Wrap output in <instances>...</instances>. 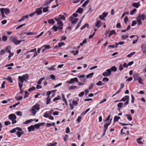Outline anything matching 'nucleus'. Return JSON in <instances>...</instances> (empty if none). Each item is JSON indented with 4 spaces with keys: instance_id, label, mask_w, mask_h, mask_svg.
<instances>
[{
    "instance_id": "4be33fe9",
    "label": "nucleus",
    "mask_w": 146,
    "mask_h": 146,
    "mask_svg": "<svg viewBox=\"0 0 146 146\" xmlns=\"http://www.w3.org/2000/svg\"><path fill=\"white\" fill-rule=\"evenodd\" d=\"M142 139V138L141 137L137 139V142L139 144H143V142L141 141V140Z\"/></svg>"
},
{
    "instance_id": "e433bc0d",
    "label": "nucleus",
    "mask_w": 146,
    "mask_h": 146,
    "mask_svg": "<svg viewBox=\"0 0 146 146\" xmlns=\"http://www.w3.org/2000/svg\"><path fill=\"white\" fill-rule=\"evenodd\" d=\"M50 97H47L46 101V104H49L50 103Z\"/></svg>"
},
{
    "instance_id": "13d9d810",
    "label": "nucleus",
    "mask_w": 146,
    "mask_h": 146,
    "mask_svg": "<svg viewBox=\"0 0 146 146\" xmlns=\"http://www.w3.org/2000/svg\"><path fill=\"white\" fill-rule=\"evenodd\" d=\"M72 103L74 105V106H76L78 104V103L77 102L75 101L74 100H73L72 101Z\"/></svg>"
},
{
    "instance_id": "20e7f679",
    "label": "nucleus",
    "mask_w": 146,
    "mask_h": 146,
    "mask_svg": "<svg viewBox=\"0 0 146 146\" xmlns=\"http://www.w3.org/2000/svg\"><path fill=\"white\" fill-rule=\"evenodd\" d=\"M10 40L13 43L17 45L19 44L21 42L25 41V40L24 39L23 40H18L17 39L16 37L11 36L10 37Z\"/></svg>"
},
{
    "instance_id": "f03ea898",
    "label": "nucleus",
    "mask_w": 146,
    "mask_h": 146,
    "mask_svg": "<svg viewBox=\"0 0 146 146\" xmlns=\"http://www.w3.org/2000/svg\"><path fill=\"white\" fill-rule=\"evenodd\" d=\"M40 109V106L39 104H36L33 106L32 108L29 110V111L31 112L32 114L34 115H35L37 111Z\"/></svg>"
},
{
    "instance_id": "cd10ccee",
    "label": "nucleus",
    "mask_w": 146,
    "mask_h": 146,
    "mask_svg": "<svg viewBox=\"0 0 146 146\" xmlns=\"http://www.w3.org/2000/svg\"><path fill=\"white\" fill-rule=\"evenodd\" d=\"M126 117L127 119L130 121H131L132 120V117H131V115L130 114H127L126 115Z\"/></svg>"
},
{
    "instance_id": "8fccbe9b",
    "label": "nucleus",
    "mask_w": 146,
    "mask_h": 146,
    "mask_svg": "<svg viewBox=\"0 0 146 146\" xmlns=\"http://www.w3.org/2000/svg\"><path fill=\"white\" fill-rule=\"evenodd\" d=\"M44 33L43 32H41L40 34L37 35L36 36H35V38H39Z\"/></svg>"
},
{
    "instance_id": "412c9836",
    "label": "nucleus",
    "mask_w": 146,
    "mask_h": 146,
    "mask_svg": "<svg viewBox=\"0 0 146 146\" xmlns=\"http://www.w3.org/2000/svg\"><path fill=\"white\" fill-rule=\"evenodd\" d=\"M53 0H50L49 1H47L46 2L44 3L43 6L47 5L50 4Z\"/></svg>"
},
{
    "instance_id": "aec40b11",
    "label": "nucleus",
    "mask_w": 146,
    "mask_h": 146,
    "mask_svg": "<svg viewBox=\"0 0 146 146\" xmlns=\"http://www.w3.org/2000/svg\"><path fill=\"white\" fill-rule=\"evenodd\" d=\"M19 131H18L16 133V134L19 137H21V135L23 134L24 133L23 131H21V132Z\"/></svg>"
},
{
    "instance_id": "4d7b16f0",
    "label": "nucleus",
    "mask_w": 146,
    "mask_h": 146,
    "mask_svg": "<svg viewBox=\"0 0 146 146\" xmlns=\"http://www.w3.org/2000/svg\"><path fill=\"white\" fill-rule=\"evenodd\" d=\"M109 80V79L107 78L104 77L102 80V81L104 82H107Z\"/></svg>"
},
{
    "instance_id": "6ab92c4d",
    "label": "nucleus",
    "mask_w": 146,
    "mask_h": 146,
    "mask_svg": "<svg viewBox=\"0 0 146 146\" xmlns=\"http://www.w3.org/2000/svg\"><path fill=\"white\" fill-rule=\"evenodd\" d=\"M18 84L20 91V94H22L24 92L23 90L22 89V88L23 87V84H20V83Z\"/></svg>"
},
{
    "instance_id": "864d4df0",
    "label": "nucleus",
    "mask_w": 146,
    "mask_h": 146,
    "mask_svg": "<svg viewBox=\"0 0 146 146\" xmlns=\"http://www.w3.org/2000/svg\"><path fill=\"white\" fill-rule=\"evenodd\" d=\"M15 98L17 100L19 101L23 99V97L21 96H20L19 98L17 97H16Z\"/></svg>"
},
{
    "instance_id": "1a4fd4ad",
    "label": "nucleus",
    "mask_w": 146,
    "mask_h": 146,
    "mask_svg": "<svg viewBox=\"0 0 146 146\" xmlns=\"http://www.w3.org/2000/svg\"><path fill=\"white\" fill-rule=\"evenodd\" d=\"M42 7H40L36 9V10L35 11V14H36L37 15H39L41 14L42 13Z\"/></svg>"
},
{
    "instance_id": "b1692460",
    "label": "nucleus",
    "mask_w": 146,
    "mask_h": 146,
    "mask_svg": "<svg viewBox=\"0 0 146 146\" xmlns=\"http://www.w3.org/2000/svg\"><path fill=\"white\" fill-rule=\"evenodd\" d=\"M48 23L50 24L53 25L54 23V21L53 19H50L48 21Z\"/></svg>"
},
{
    "instance_id": "9d476101",
    "label": "nucleus",
    "mask_w": 146,
    "mask_h": 146,
    "mask_svg": "<svg viewBox=\"0 0 146 146\" xmlns=\"http://www.w3.org/2000/svg\"><path fill=\"white\" fill-rule=\"evenodd\" d=\"M1 11L3 12L5 14H8L10 12V10L8 8H1L0 9Z\"/></svg>"
},
{
    "instance_id": "bf43d9fd",
    "label": "nucleus",
    "mask_w": 146,
    "mask_h": 146,
    "mask_svg": "<svg viewBox=\"0 0 146 146\" xmlns=\"http://www.w3.org/2000/svg\"><path fill=\"white\" fill-rule=\"evenodd\" d=\"M77 88V87L76 86H70L69 88L70 90H73Z\"/></svg>"
},
{
    "instance_id": "c85d7f7f",
    "label": "nucleus",
    "mask_w": 146,
    "mask_h": 146,
    "mask_svg": "<svg viewBox=\"0 0 146 146\" xmlns=\"http://www.w3.org/2000/svg\"><path fill=\"white\" fill-rule=\"evenodd\" d=\"M89 2V0H87L84 2L83 3V4L82 5V7H85V6L87 5Z\"/></svg>"
},
{
    "instance_id": "58836bf2",
    "label": "nucleus",
    "mask_w": 146,
    "mask_h": 146,
    "mask_svg": "<svg viewBox=\"0 0 146 146\" xmlns=\"http://www.w3.org/2000/svg\"><path fill=\"white\" fill-rule=\"evenodd\" d=\"M7 39V37L5 35H3L2 37V40L4 41H6Z\"/></svg>"
},
{
    "instance_id": "37998d69",
    "label": "nucleus",
    "mask_w": 146,
    "mask_h": 146,
    "mask_svg": "<svg viewBox=\"0 0 146 146\" xmlns=\"http://www.w3.org/2000/svg\"><path fill=\"white\" fill-rule=\"evenodd\" d=\"M117 106L118 108H122V106H123V103L121 102L119 103Z\"/></svg>"
},
{
    "instance_id": "09e8293b",
    "label": "nucleus",
    "mask_w": 146,
    "mask_h": 146,
    "mask_svg": "<svg viewBox=\"0 0 146 146\" xmlns=\"http://www.w3.org/2000/svg\"><path fill=\"white\" fill-rule=\"evenodd\" d=\"M102 76H104V77H107L108 76H110L107 72H104L102 74Z\"/></svg>"
},
{
    "instance_id": "2f4dec72",
    "label": "nucleus",
    "mask_w": 146,
    "mask_h": 146,
    "mask_svg": "<svg viewBox=\"0 0 146 146\" xmlns=\"http://www.w3.org/2000/svg\"><path fill=\"white\" fill-rule=\"evenodd\" d=\"M120 119V117L117 116H115L114 117V122L117 121L118 120Z\"/></svg>"
},
{
    "instance_id": "9b49d317",
    "label": "nucleus",
    "mask_w": 146,
    "mask_h": 146,
    "mask_svg": "<svg viewBox=\"0 0 146 146\" xmlns=\"http://www.w3.org/2000/svg\"><path fill=\"white\" fill-rule=\"evenodd\" d=\"M78 82V80L77 78H71L69 81H67V82L69 84H72L74 83L75 82Z\"/></svg>"
},
{
    "instance_id": "49530a36",
    "label": "nucleus",
    "mask_w": 146,
    "mask_h": 146,
    "mask_svg": "<svg viewBox=\"0 0 146 146\" xmlns=\"http://www.w3.org/2000/svg\"><path fill=\"white\" fill-rule=\"evenodd\" d=\"M60 98V97L59 96H58L56 98H55L53 99V101L54 102L56 100H59Z\"/></svg>"
},
{
    "instance_id": "5701e85b",
    "label": "nucleus",
    "mask_w": 146,
    "mask_h": 146,
    "mask_svg": "<svg viewBox=\"0 0 146 146\" xmlns=\"http://www.w3.org/2000/svg\"><path fill=\"white\" fill-rule=\"evenodd\" d=\"M83 11V9L82 8H79L76 11V13H82Z\"/></svg>"
},
{
    "instance_id": "680f3d73",
    "label": "nucleus",
    "mask_w": 146,
    "mask_h": 146,
    "mask_svg": "<svg viewBox=\"0 0 146 146\" xmlns=\"http://www.w3.org/2000/svg\"><path fill=\"white\" fill-rule=\"evenodd\" d=\"M28 92L27 91L25 92V95L24 96V98H26L28 97Z\"/></svg>"
},
{
    "instance_id": "f8f14e48",
    "label": "nucleus",
    "mask_w": 146,
    "mask_h": 146,
    "mask_svg": "<svg viewBox=\"0 0 146 146\" xmlns=\"http://www.w3.org/2000/svg\"><path fill=\"white\" fill-rule=\"evenodd\" d=\"M16 130H18L20 131H22V129L19 127H17L13 129L10 131V132L12 133H13L16 131Z\"/></svg>"
},
{
    "instance_id": "0e129e2a",
    "label": "nucleus",
    "mask_w": 146,
    "mask_h": 146,
    "mask_svg": "<svg viewBox=\"0 0 146 146\" xmlns=\"http://www.w3.org/2000/svg\"><path fill=\"white\" fill-rule=\"evenodd\" d=\"M127 37H128V36L127 35H126L125 36H121V39L122 40H124Z\"/></svg>"
},
{
    "instance_id": "a211bd4d",
    "label": "nucleus",
    "mask_w": 146,
    "mask_h": 146,
    "mask_svg": "<svg viewBox=\"0 0 146 146\" xmlns=\"http://www.w3.org/2000/svg\"><path fill=\"white\" fill-rule=\"evenodd\" d=\"M28 129L29 132H31L32 131H33L35 129L34 126L33 125H31L28 127Z\"/></svg>"
},
{
    "instance_id": "7ed1b4c3",
    "label": "nucleus",
    "mask_w": 146,
    "mask_h": 146,
    "mask_svg": "<svg viewBox=\"0 0 146 146\" xmlns=\"http://www.w3.org/2000/svg\"><path fill=\"white\" fill-rule=\"evenodd\" d=\"M29 76L27 74H25L22 76H19L18 77V84H23L24 80L27 81L28 79Z\"/></svg>"
},
{
    "instance_id": "0eeeda50",
    "label": "nucleus",
    "mask_w": 146,
    "mask_h": 146,
    "mask_svg": "<svg viewBox=\"0 0 146 146\" xmlns=\"http://www.w3.org/2000/svg\"><path fill=\"white\" fill-rule=\"evenodd\" d=\"M129 97L128 96H125L124 97H123L122 99H121L119 101L125 102L126 100V102L124 103V105L126 106L128 104L129 101Z\"/></svg>"
},
{
    "instance_id": "4468645a",
    "label": "nucleus",
    "mask_w": 146,
    "mask_h": 146,
    "mask_svg": "<svg viewBox=\"0 0 146 146\" xmlns=\"http://www.w3.org/2000/svg\"><path fill=\"white\" fill-rule=\"evenodd\" d=\"M111 119H110V121L109 122H107L104 125V127L105 128V129L104 130H105V131H106V130L108 128V126L110 124L111 122Z\"/></svg>"
},
{
    "instance_id": "69168bd1",
    "label": "nucleus",
    "mask_w": 146,
    "mask_h": 146,
    "mask_svg": "<svg viewBox=\"0 0 146 146\" xmlns=\"http://www.w3.org/2000/svg\"><path fill=\"white\" fill-rule=\"evenodd\" d=\"M96 84L97 86H101L102 85V82L101 81H99Z\"/></svg>"
},
{
    "instance_id": "f704fd0d",
    "label": "nucleus",
    "mask_w": 146,
    "mask_h": 146,
    "mask_svg": "<svg viewBox=\"0 0 146 146\" xmlns=\"http://www.w3.org/2000/svg\"><path fill=\"white\" fill-rule=\"evenodd\" d=\"M94 73L93 72L89 74L86 75V78H92L93 75Z\"/></svg>"
},
{
    "instance_id": "052dcab7",
    "label": "nucleus",
    "mask_w": 146,
    "mask_h": 146,
    "mask_svg": "<svg viewBox=\"0 0 146 146\" xmlns=\"http://www.w3.org/2000/svg\"><path fill=\"white\" fill-rule=\"evenodd\" d=\"M65 44L63 42H60L58 43V45L59 47H61L62 45H64Z\"/></svg>"
},
{
    "instance_id": "de8ad7c7",
    "label": "nucleus",
    "mask_w": 146,
    "mask_h": 146,
    "mask_svg": "<svg viewBox=\"0 0 146 146\" xmlns=\"http://www.w3.org/2000/svg\"><path fill=\"white\" fill-rule=\"evenodd\" d=\"M35 87L33 86L31 88H29L28 90V91L29 92H30L31 91H33L34 90H35Z\"/></svg>"
},
{
    "instance_id": "338daca9",
    "label": "nucleus",
    "mask_w": 146,
    "mask_h": 146,
    "mask_svg": "<svg viewBox=\"0 0 146 146\" xmlns=\"http://www.w3.org/2000/svg\"><path fill=\"white\" fill-rule=\"evenodd\" d=\"M16 114L18 115H19V116H21L22 115V113L21 111H17L16 113Z\"/></svg>"
},
{
    "instance_id": "f257e3e1",
    "label": "nucleus",
    "mask_w": 146,
    "mask_h": 146,
    "mask_svg": "<svg viewBox=\"0 0 146 146\" xmlns=\"http://www.w3.org/2000/svg\"><path fill=\"white\" fill-rule=\"evenodd\" d=\"M54 19L57 22V23L58 27L54 26L52 27V29L55 32L57 31L58 28L59 30H61L63 29V25L61 20H65V17L63 15H59L58 17H55Z\"/></svg>"
},
{
    "instance_id": "7c9ffc66",
    "label": "nucleus",
    "mask_w": 146,
    "mask_h": 146,
    "mask_svg": "<svg viewBox=\"0 0 146 146\" xmlns=\"http://www.w3.org/2000/svg\"><path fill=\"white\" fill-rule=\"evenodd\" d=\"M45 79V78L44 77L41 78L37 82V84L39 85L40 84L42 81L43 80H44Z\"/></svg>"
},
{
    "instance_id": "774afa93",
    "label": "nucleus",
    "mask_w": 146,
    "mask_h": 146,
    "mask_svg": "<svg viewBox=\"0 0 146 146\" xmlns=\"http://www.w3.org/2000/svg\"><path fill=\"white\" fill-rule=\"evenodd\" d=\"M11 122L9 121H6L5 122L4 124L5 125H7L10 124Z\"/></svg>"
},
{
    "instance_id": "ddd939ff",
    "label": "nucleus",
    "mask_w": 146,
    "mask_h": 146,
    "mask_svg": "<svg viewBox=\"0 0 146 146\" xmlns=\"http://www.w3.org/2000/svg\"><path fill=\"white\" fill-rule=\"evenodd\" d=\"M108 15V13H103L102 15L99 16V18L101 19L102 20H104L105 19V17H106Z\"/></svg>"
},
{
    "instance_id": "f3484780",
    "label": "nucleus",
    "mask_w": 146,
    "mask_h": 146,
    "mask_svg": "<svg viewBox=\"0 0 146 146\" xmlns=\"http://www.w3.org/2000/svg\"><path fill=\"white\" fill-rule=\"evenodd\" d=\"M132 5L136 8H138L140 5L139 2L137 3H133L132 4Z\"/></svg>"
},
{
    "instance_id": "c9c22d12",
    "label": "nucleus",
    "mask_w": 146,
    "mask_h": 146,
    "mask_svg": "<svg viewBox=\"0 0 146 146\" xmlns=\"http://www.w3.org/2000/svg\"><path fill=\"white\" fill-rule=\"evenodd\" d=\"M44 47V49L45 50L47 49H50V46L49 45H44L42 46L41 47L42 48Z\"/></svg>"
},
{
    "instance_id": "c03bdc74",
    "label": "nucleus",
    "mask_w": 146,
    "mask_h": 146,
    "mask_svg": "<svg viewBox=\"0 0 146 146\" xmlns=\"http://www.w3.org/2000/svg\"><path fill=\"white\" fill-rule=\"evenodd\" d=\"M57 144V143L55 142L53 144L51 143H49L47 144V145L48 146H55Z\"/></svg>"
},
{
    "instance_id": "c756f323",
    "label": "nucleus",
    "mask_w": 146,
    "mask_h": 146,
    "mask_svg": "<svg viewBox=\"0 0 146 146\" xmlns=\"http://www.w3.org/2000/svg\"><path fill=\"white\" fill-rule=\"evenodd\" d=\"M62 96L63 101H64V102H65L66 105L67 103V102L66 101V99H65L64 97V95L63 94H62Z\"/></svg>"
},
{
    "instance_id": "2eb2a0df",
    "label": "nucleus",
    "mask_w": 146,
    "mask_h": 146,
    "mask_svg": "<svg viewBox=\"0 0 146 146\" xmlns=\"http://www.w3.org/2000/svg\"><path fill=\"white\" fill-rule=\"evenodd\" d=\"M134 78L135 79V80H138V82L140 84H143V83L142 82V79L141 78L139 77L138 78V79H136L135 78V76H134Z\"/></svg>"
},
{
    "instance_id": "a878e982",
    "label": "nucleus",
    "mask_w": 146,
    "mask_h": 146,
    "mask_svg": "<svg viewBox=\"0 0 146 146\" xmlns=\"http://www.w3.org/2000/svg\"><path fill=\"white\" fill-rule=\"evenodd\" d=\"M11 47L10 46H7L5 48V51H7L8 52H11Z\"/></svg>"
},
{
    "instance_id": "3c124183",
    "label": "nucleus",
    "mask_w": 146,
    "mask_h": 146,
    "mask_svg": "<svg viewBox=\"0 0 146 146\" xmlns=\"http://www.w3.org/2000/svg\"><path fill=\"white\" fill-rule=\"evenodd\" d=\"M87 42V41L85 39L81 42L80 43V45L81 46H82L85 43Z\"/></svg>"
},
{
    "instance_id": "6e6d98bb",
    "label": "nucleus",
    "mask_w": 146,
    "mask_h": 146,
    "mask_svg": "<svg viewBox=\"0 0 146 146\" xmlns=\"http://www.w3.org/2000/svg\"><path fill=\"white\" fill-rule=\"evenodd\" d=\"M5 83H6L5 81H4L3 82L1 85V88H5Z\"/></svg>"
},
{
    "instance_id": "dca6fc26",
    "label": "nucleus",
    "mask_w": 146,
    "mask_h": 146,
    "mask_svg": "<svg viewBox=\"0 0 146 146\" xmlns=\"http://www.w3.org/2000/svg\"><path fill=\"white\" fill-rule=\"evenodd\" d=\"M101 25V22L100 21L97 20L95 25V26L98 28L100 27Z\"/></svg>"
},
{
    "instance_id": "a19ab883",
    "label": "nucleus",
    "mask_w": 146,
    "mask_h": 146,
    "mask_svg": "<svg viewBox=\"0 0 146 146\" xmlns=\"http://www.w3.org/2000/svg\"><path fill=\"white\" fill-rule=\"evenodd\" d=\"M7 79L9 82H10L11 83L13 82V80L12 78L11 77L9 76L7 78Z\"/></svg>"
},
{
    "instance_id": "6e6552de",
    "label": "nucleus",
    "mask_w": 146,
    "mask_h": 146,
    "mask_svg": "<svg viewBox=\"0 0 146 146\" xmlns=\"http://www.w3.org/2000/svg\"><path fill=\"white\" fill-rule=\"evenodd\" d=\"M69 20L72 24H75L77 22L78 19L77 18H75L72 17H70L68 18Z\"/></svg>"
},
{
    "instance_id": "ea45409f",
    "label": "nucleus",
    "mask_w": 146,
    "mask_h": 146,
    "mask_svg": "<svg viewBox=\"0 0 146 146\" xmlns=\"http://www.w3.org/2000/svg\"><path fill=\"white\" fill-rule=\"evenodd\" d=\"M135 53V52H133L131 53L130 54L127 55V56L128 58L131 57Z\"/></svg>"
},
{
    "instance_id": "603ef678",
    "label": "nucleus",
    "mask_w": 146,
    "mask_h": 146,
    "mask_svg": "<svg viewBox=\"0 0 146 146\" xmlns=\"http://www.w3.org/2000/svg\"><path fill=\"white\" fill-rule=\"evenodd\" d=\"M106 72L110 76L111 75V70L109 69H107L106 70Z\"/></svg>"
},
{
    "instance_id": "a18cd8bd",
    "label": "nucleus",
    "mask_w": 146,
    "mask_h": 146,
    "mask_svg": "<svg viewBox=\"0 0 146 146\" xmlns=\"http://www.w3.org/2000/svg\"><path fill=\"white\" fill-rule=\"evenodd\" d=\"M8 53H9V55L8 56V57L9 58L8 59V60H9L10 59L11 57L13 56L14 53L13 52H9Z\"/></svg>"
},
{
    "instance_id": "e2e57ef3",
    "label": "nucleus",
    "mask_w": 146,
    "mask_h": 146,
    "mask_svg": "<svg viewBox=\"0 0 146 146\" xmlns=\"http://www.w3.org/2000/svg\"><path fill=\"white\" fill-rule=\"evenodd\" d=\"M123 65H122V64H120L119 67V69L120 71L122 70L123 69Z\"/></svg>"
},
{
    "instance_id": "bb28decb",
    "label": "nucleus",
    "mask_w": 146,
    "mask_h": 146,
    "mask_svg": "<svg viewBox=\"0 0 146 146\" xmlns=\"http://www.w3.org/2000/svg\"><path fill=\"white\" fill-rule=\"evenodd\" d=\"M55 66V65H54L52 66L51 67L49 68L47 67V68L49 70L53 71L55 70V68L54 67Z\"/></svg>"
},
{
    "instance_id": "5fc2aeb1",
    "label": "nucleus",
    "mask_w": 146,
    "mask_h": 146,
    "mask_svg": "<svg viewBox=\"0 0 146 146\" xmlns=\"http://www.w3.org/2000/svg\"><path fill=\"white\" fill-rule=\"evenodd\" d=\"M36 34L35 33H33L32 32H29L27 33V35H33Z\"/></svg>"
},
{
    "instance_id": "393cba45",
    "label": "nucleus",
    "mask_w": 146,
    "mask_h": 146,
    "mask_svg": "<svg viewBox=\"0 0 146 146\" xmlns=\"http://www.w3.org/2000/svg\"><path fill=\"white\" fill-rule=\"evenodd\" d=\"M42 123L44 124V123H41L40 124L38 123V124H37L35 125H33L34 126V128H35L36 129H39V127L40 126V124Z\"/></svg>"
},
{
    "instance_id": "423d86ee",
    "label": "nucleus",
    "mask_w": 146,
    "mask_h": 146,
    "mask_svg": "<svg viewBox=\"0 0 146 146\" xmlns=\"http://www.w3.org/2000/svg\"><path fill=\"white\" fill-rule=\"evenodd\" d=\"M9 119L12 121V123L14 124L16 123L17 121L15 120L16 117L15 115L14 114H11L9 115Z\"/></svg>"
},
{
    "instance_id": "473e14b6",
    "label": "nucleus",
    "mask_w": 146,
    "mask_h": 146,
    "mask_svg": "<svg viewBox=\"0 0 146 146\" xmlns=\"http://www.w3.org/2000/svg\"><path fill=\"white\" fill-rule=\"evenodd\" d=\"M110 69L111 70V71L113 72H115L117 70V68L115 66H112Z\"/></svg>"
},
{
    "instance_id": "79ce46f5",
    "label": "nucleus",
    "mask_w": 146,
    "mask_h": 146,
    "mask_svg": "<svg viewBox=\"0 0 146 146\" xmlns=\"http://www.w3.org/2000/svg\"><path fill=\"white\" fill-rule=\"evenodd\" d=\"M33 121V119H29V120H27L26 121H25L24 122V123L25 124H27L30 123L31 122Z\"/></svg>"
},
{
    "instance_id": "72a5a7b5",
    "label": "nucleus",
    "mask_w": 146,
    "mask_h": 146,
    "mask_svg": "<svg viewBox=\"0 0 146 146\" xmlns=\"http://www.w3.org/2000/svg\"><path fill=\"white\" fill-rule=\"evenodd\" d=\"M49 8L48 6H47L46 7H44L43 9V12H47L48 9V8Z\"/></svg>"
},
{
    "instance_id": "4c0bfd02",
    "label": "nucleus",
    "mask_w": 146,
    "mask_h": 146,
    "mask_svg": "<svg viewBox=\"0 0 146 146\" xmlns=\"http://www.w3.org/2000/svg\"><path fill=\"white\" fill-rule=\"evenodd\" d=\"M137 9H134L132 10L130 12V14L131 15H133L134 14L136 11Z\"/></svg>"
},
{
    "instance_id": "39448f33",
    "label": "nucleus",
    "mask_w": 146,
    "mask_h": 146,
    "mask_svg": "<svg viewBox=\"0 0 146 146\" xmlns=\"http://www.w3.org/2000/svg\"><path fill=\"white\" fill-rule=\"evenodd\" d=\"M146 18V17L144 14H142L141 15H139L137 17V22L138 23V25H140L142 23L141 20L143 21Z\"/></svg>"
}]
</instances>
